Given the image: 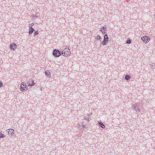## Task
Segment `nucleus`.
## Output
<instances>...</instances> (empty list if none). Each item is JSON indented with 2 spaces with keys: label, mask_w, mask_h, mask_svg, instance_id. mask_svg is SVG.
<instances>
[{
  "label": "nucleus",
  "mask_w": 155,
  "mask_h": 155,
  "mask_svg": "<svg viewBox=\"0 0 155 155\" xmlns=\"http://www.w3.org/2000/svg\"><path fill=\"white\" fill-rule=\"evenodd\" d=\"M28 89V88L26 84L24 82H22L20 86V90L22 92L26 91Z\"/></svg>",
  "instance_id": "39448f33"
},
{
  "label": "nucleus",
  "mask_w": 155,
  "mask_h": 155,
  "mask_svg": "<svg viewBox=\"0 0 155 155\" xmlns=\"http://www.w3.org/2000/svg\"><path fill=\"white\" fill-rule=\"evenodd\" d=\"M97 124L102 129H104L105 128V125L101 121H98Z\"/></svg>",
  "instance_id": "9b49d317"
},
{
  "label": "nucleus",
  "mask_w": 155,
  "mask_h": 155,
  "mask_svg": "<svg viewBox=\"0 0 155 155\" xmlns=\"http://www.w3.org/2000/svg\"><path fill=\"white\" fill-rule=\"evenodd\" d=\"M96 39L97 40H101V37L99 35H97L96 37Z\"/></svg>",
  "instance_id": "dca6fc26"
},
{
  "label": "nucleus",
  "mask_w": 155,
  "mask_h": 155,
  "mask_svg": "<svg viewBox=\"0 0 155 155\" xmlns=\"http://www.w3.org/2000/svg\"><path fill=\"white\" fill-rule=\"evenodd\" d=\"M131 42L132 41L131 39L129 38H128L127 40L126 43L127 44H130L131 43Z\"/></svg>",
  "instance_id": "2eb2a0df"
},
{
  "label": "nucleus",
  "mask_w": 155,
  "mask_h": 155,
  "mask_svg": "<svg viewBox=\"0 0 155 155\" xmlns=\"http://www.w3.org/2000/svg\"><path fill=\"white\" fill-rule=\"evenodd\" d=\"M82 127L83 128H85V125L83 124V123H82Z\"/></svg>",
  "instance_id": "412c9836"
},
{
  "label": "nucleus",
  "mask_w": 155,
  "mask_h": 155,
  "mask_svg": "<svg viewBox=\"0 0 155 155\" xmlns=\"http://www.w3.org/2000/svg\"><path fill=\"white\" fill-rule=\"evenodd\" d=\"M92 115V114H87V116H85L84 117V119L87 120L88 121H89V117Z\"/></svg>",
  "instance_id": "4468645a"
},
{
  "label": "nucleus",
  "mask_w": 155,
  "mask_h": 155,
  "mask_svg": "<svg viewBox=\"0 0 155 155\" xmlns=\"http://www.w3.org/2000/svg\"><path fill=\"white\" fill-rule=\"evenodd\" d=\"M45 75L48 78H50L51 77V73L49 71H46L45 72Z\"/></svg>",
  "instance_id": "f8f14e48"
},
{
  "label": "nucleus",
  "mask_w": 155,
  "mask_h": 155,
  "mask_svg": "<svg viewBox=\"0 0 155 155\" xmlns=\"http://www.w3.org/2000/svg\"><path fill=\"white\" fill-rule=\"evenodd\" d=\"M71 52L69 48H65L62 51V55L64 57H67L71 55Z\"/></svg>",
  "instance_id": "7ed1b4c3"
},
{
  "label": "nucleus",
  "mask_w": 155,
  "mask_h": 155,
  "mask_svg": "<svg viewBox=\"0 0 155 155\" xmlns=\"http://www.w3.org/2000/svg\"><path fill=\"white\" fill-rule=\"evenodd\" d=\"M28 86L29 87H31L34 86L35 83L33 80L29 81L27 82Z\"/></svg>",
  "instance_id": "1a4fd4ad"
},
{
  "label": "nucleus",
  "mask_w": 155,
  "mask_h": 155,
  "mask_svg": "<svg viewBox=\"0 0 155 155\" xmlns=\"http://www.w3.org/2000/svg\"><path fill=\"white\" fill-rule=\"evenodd\" d=\"M5 137V136L3 134H2V133L0 132V138H3Z\"/></svg>",
  "instance_id": "6ab92c4d"
},
{
  "label": "nucleus",
  "mask_w": 155,
  "mask_h": 155,
  "mask_svg": "<svg viewBox=\"0 0 155 155\" xmlns=\"http://www.w3.org/2000/svg\"><path fill=\"white\" fill-rule=\"evenodd\" d=\"M37 17V16H35V17Z\"/></svg>",
  "instance_id": "b1692460"
},
{
  "label": "nucleus",
  "mask_w": 155,
  "mask_h": 155,
  "mask_svg": "<svg viewBox=\"0 0 155 155\" xmlns=\"http://www.w3.org/2000/svg\"><path fill=\"white\" fill-rule=\"evenodd\" d=\"M38 34L39 33L38 31H35L34 34V36L35 37L38 35Z\"/></svg>",
  "instance_id": "a211bd4d"
},
{
  "label": "nucleus",
  "mask_w": 155,
  "mask_h": 155,
  "mask_svg": "<svg viewBox=\"0 0 155 155\" xmlns=\"http://www.w3.org/2000/svg\"><path fill=\"white\" fill-rule=\"evenodd\" d=\"M28 26L29 28L28 33L29 35H31L35 31V30L33 28H32L31 25L29 24Z\"/></svg>",
  "instance_id": "6e6552de"
},
{
  "label": "nucleus",
  "mask_w": 155,
  "mask_h": 155,
  "mask_svg": "<svg viewBox=\"0 0 155 155\" xmlns=\"http://www.w3.org/2000/svg\"><path fill=\"white\" fill-rule=\"evenodd\" d=\"M7 131L9 134L13 135L14 134V130L13 129L11 128L9 129H7Z\"/></svg>",
  "instance_id": "9d476101"
},
{
  "label": "nucleus",
  "mask_w": 155,
  "mask_h": 155,
  "mask_svg": "<svg viewBox=\"0 0 155 155\" xmlns=\"http://www.w3.org/2000/svg\"><path fill=\"white\" fill-rule=\"evenodd\" d=\"M30 24V25H31V26H33V25H35L34 23H31V24Z\"/></svg>",
  "instance_id": "5701e85b"
},
{
  "label": "nucleus",
  "mask_w": 155,
  "mask_h": 155,
  "mask_svg": "<svg viewBox=\"0 0 155 155\" xmlns=\"http://www.w3.org/2000/svg\"><path fill=\"white\" fill-rule=\"evenodd\" d=\"M143 103L138 102L132 105L133 110L137 113L140 112V109L143 107Z\"/></svg>",
  "instance_id": "f03ea898"
},
{
  "label": "nucleus",
  "mask_w": 155,
  "mask_h": 155,
  "mask_svg": "<svg viewBox=\"0 0 155 155\" xmlns=\"http://www.w3.org/2000/svg\"><path fill=\"white\" fill-rule=\"evenodd\" d=\"M141 39L142 41L145 43H147L150 40V38L147 36L142 37L141 38Z\"/></svg>",
  "instance_id": "423d86ee"
},
{
  "label": "nucleus",
  "mask_w": 155,
  "mask_h": 155,
  "mask_svg": "<svg viewBox=\"0 0 155 155\" xmlns=\"http://www.w3.org/2000/svg\"><path fill=\"white\" fill-rule=\"evenodd\" d=\"M62 55V51H60L58 49H54L52 51V55L55 58L59 57Z\"/></svg>",
  "instance_id": "20e7f679"
},
{
  "label": "nucleus",
  "mask_w": 155,
  "mask_h": 155,
  "mask_svg": "<svg viewBox=\"0 0 155 155\" xmlns=\"http://www.w3.org/2000/svg\"><path fill=\"white\" fill-rule=\"evenodd\" d=\"M150 65L151 66V68L152 69L155 68V63H153L152 64H150Z\"/></svg>",
  "instance_id": "f3484780"
},
{
  "label": "nucleus",
  "mask_w": 155,
  "mask_h": 155,
  "mask_svg": "<svg viewBox=\"0 0 155 155\" xmlns=\"http://www.w3.org/2000/svg\"><path fill=\"white\" fill-rule=\"evenodd\" d=\"M82 123H79L78 124V125L79 127H82Z\"/></svg>",
  "instance_id": "4be33fe9"
},
{
  "label": "nucleus",
  "mask_w": 155,
  "mask_h": 155,
  "mask_svg": "<svg viewBox=\"0 0 155 155\" xmlns=\"http://www.w3.org/2000/svg\"><path fill=\"white\" fill-rule=\"evenodd\" d=\"M3 86V84L2 82L0 81V88L2 87Z\"/></svg>",
  "instance_id": "aec40b11"
},
{
  "label": "nucleus",
  "mask_w": 155,
  "mask_h": 155,
  "mask_svg": "<svg viewBox=\"0 0 155 155\" xmlns=\"http://www.w3.org/2000/svg\"><path fill=\"white\" fill-rule=\"evenodd\" d=\"M17 45L15 43L11 44L9 45V48L12 50H14L17 47Z\"/></svg>",
  "instance_id": "0eeeda50"
},
{
  "label": "nucleus",
  "mask_w": 155,
  "mask_h": 155,
  "mask_svg": "<svg viewBox=\"0 0 155 155\" xmlns=\"http://www.w3.org/2000/svg\"><path fill=\"white\" fill-rule=\"evenodd\" d=\"M107 28L105 26L101 27L100 31L104 35L103 41L101 42V44L103 46L106 45L108 42L109 38L107 35L106 31Z\"/></svg>",
  "instance_id": "f257e3e1"
},
{
  "label": "nucleus",
  "mask_w": 155,
  "mask_h": 155,
  "mask_svg": "<svg viewBox=\"0 0 155 155\" xmlns=\"http://www.w3.org/2000/svg\"><path fill=\"white\" fill-rule=\"evenodd\" d=\"M131 78L130 76L128 74H126L125 76V79L126 81H128Z\"/></svg>",
  "instance_id": "ddd939ff"
}]
</instances>
